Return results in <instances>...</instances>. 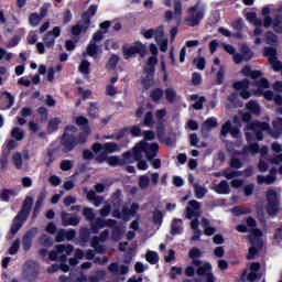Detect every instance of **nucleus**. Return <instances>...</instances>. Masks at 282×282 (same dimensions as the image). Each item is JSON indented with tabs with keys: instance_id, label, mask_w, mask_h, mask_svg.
Returning a JSON list of instances; mask_svg holds the SVG:
<instances>
[{
	"instance_id": "nucleus-17",
	"label": "nucleus",
	"mask_w": 282,
	"mask_h": 282,
	"mask_svg": "<svg viewBox=\"0 0 282 282\" xmlns=\"http://www.w3.org/2000/svg\"><path fill=\"white\" fill-rule=\"evenodd\" d=\"M273 129L270 128L269 134L273 139H278L282 134V118H278V120L272 121Z\"/></svg>"
},
{
	"instance_id": "nucleus-14",
	"label": "nucleus",
	"mask_w": 282,
	"mask_h": 282,
	"mask_svg": "<svg viewBox=\"0 0 282 282\" xmlns=\"http://www.w3.org/2000/svg\"><path fill=\"white\" fill-rule=\"evenodd\" d=\"M28 221V218H24L22 216H15L12 221V226H10V234L14 237L19 234V231L22 229L23 224Z\"/></svg>"
},
{
	"instance_id": "nucleus-3",
	"label": "nucleus",
	"mask_w": 282,
	"mask_h": 282,
	"mask_svg": "<svg viewBox=\"0 0 282 282\" xmlns=\"http://www.w3.org/2000/svg\"><path fill=\"white\" fill-rule=\"evenodd\" d=\"M94 154H99L95 156V162L102 164L106 162L107 155L113 154L120 150V147L115 142H107V143H94L91 147Z\"/></svg>"
},
{
	"instance_id": "nucleus-44",
	"label": "nucleus",
	"mask_w": 282,
	"mask_h": 282,
	"mask_svg": "<svg viewBox=\"0 0 282 282\" xmlns=\"http://www.w3.org/2000/svg\"><path fill=\"white\" fill-rule=\"evenodd\" d=\"M259 151H260L259 143H251L243 148V154L251 153L254 155V154H258Z\"/></svg>"
},
{
	"instance_id": "nucleus-28",
	"label": "nucleus",
	"mask_w": 282,
	"mask_h": 282,
	"mask_svg": "<svg viewBox=\"0 0 282 282\" xmlns=\"http://www.w3.org/2000/svg\"><path fill=\"white\" fill-rule=\"evenodd\" d=\"M124 234V230L121 226H115V228L111 229V240L115 242H118L122 239Z\"/></svg>"
},
{
	"instance_id": "nucleus-20",
	"label": "nucleus",
	"mask_w": 282,
	"mask_h": 282,
	"mask_svg": "<svg viewBox=\"0 0 282 282\" xmlns=\"http://www.w3.org/2000/svg\"><path fill=\"white\" fill-rule=\"evenodd\" d=\"M45 199H46V191H42L37 196V200L35 202L34 209H33V217H37L41 208L43 207Z\"/></svg>"
},
{
	"instance_id": "nucleus-10",
	"label": "nucleus",
	"mask_w": 282,
	"mask_h": 282,
	"mask_svg": "<svg viewBox=\"0 0 282 282\" xmlns=\"http://www.w3.org/2000/svg\"><path fill=\"white\" fill-rule=\"evenodd\" d=\"M228 133H230L234 139H239L241 137L240 128L232 127L231 121H226V123L221 126V137L226 138Z\"/></svg>"
},
{
	"instance_id": "nucleus-21",
	"label": "nucleus",
	"mask_w": 282,
	"mask_h": 282,
	"mask_svg": "<svg viewBox=\"0 0 282 282\" xmlns=\"http://www.w3.org/2000/svg\"><path fill=\"white\" fill-rule=\"evenodd\" d=\"M214 191L215 193L220 195H227L231 193L230 185L228 184L227 181H220V183L217 186H215Z\"/></svg>"
},
{
	"instance_id": "nucleus-1",
	"label": "nucleus",
	"mask_w": 282,
	"mask_h": 282,
	"mask_svg": "<svg viewBox=\"0 0 282 282\" xmlns=\"http://www.w3.org/2000/svg\"><path fill=\"white\" fill-rule=\"evenodd\" d=\"M75 122L77 126H83V131L78 133V137H75L73 133L78 132V128L73 124H67L65 127V131L59 139V149L64 154L73 152L76 147L84 145L88 141L90 134L88 119L84 116H78Z\"/></svg>"
},
{
	"instance_id": "nucleus-53",
	"label": "nucleus",
	"mask_w": 282,
	"mask_h": 282,
	"mask_svg": "<svg viewBox=\"0 0 282 282\" xmlns=\"http://www.w3.org/2000/svg\"><path fill=\"white\" fill-rule=\"evenodd\" d=\"M165 98L167 102L173 104L176 100V91L173 88H167L165 90Z\"/></svg>"
},
{
	"instance_id": "nucleus-42",
	"label": "nucleus",
	"mask_w": 282,
	"mask_h": 282,
	"mask_svg": "<svg viewBox=\"0 0 282 282\" xmlns=\"http://www.w3.org/2000/svg\"><path fill=\"white\" fill-rule=\"evenodd\" d=\"M152 219H153V224H154V225H160V226H162L163 219H164L163 212L160 210V209H154Z\"/></svg>"
},
{
	"instance_id": "nucleus-57",
	"label": "nucleus",
	"mask_w": 282,
	"mask_h": 282,
	"mask_svg": "<svg viewBox=\"0 0 282 282\" xmlns=\"http://www.w3.org/2000/svg\"><path fill=\"white\" fill-rule=\"evenodd\" d=\"M239 176H241V172L239 171H234V172H230V170L223 171V177H226L227 180H232Z\"/></svg>"
},
{
	"instance_id": "nucleus-2",
	"label": "nucleus",
	"mask_w": 282,
	"mask_h": 282,
	"mask_svg": "<svg viewBox=\"0 0 282 282\" xmlns=\"http://www.w3.org/2000/svg\"><path fill=\"white\" fill-rule=\"evenodd\" d=\"M145 153L147 160L152 161L158 155L159 144L141 141L135 144L132 151L123 152L122 156L124 160L133 159L134 161H140L142 159V153Z\"/></svg>"
},
{
	"instance_id": "nucleus-25",
	"label": "nucleus",
	"mask_w": 282,
	"mask_h": 282,
	"mask_svg": "<svg viewBox=\"0 0 282 282\" xmlns=\"http://www.w3.org/2000/svg\"><path fill=\"white\" fill-rule=\"evenodd\" d=\"M246 109L256 116H259L261 113V108L258 104V101L254 100H249L248 104L246 105Z\"/></svg>"
},
{
	"instance_id": "nucleus-15",
	"label": "nucleus",
	"mask_w": 282,
	"mask_h": 282,
	"mask_svg": "<svg viewBox=\"0 0 282 282\" xmlns=\"http://www.w3.org/2000/svg\"><path fill=\"white\" fill-rule=\"evenodd\" d=\"M240 74L246 77L251 78L252 80H258L262 77L263 73L259 69H252L249 65H246L242 69H240Z\"/></svg>"
},
{
	"instance_id": "nucleus-51",
	"label": "nucleus",
	"mask_w": 282,
	"mask_h": 282,
	"mask_svg": "<svg viewBox=\"0 0 282 282\" xmlns=\"http://www.w3.org/2000/svg\"><path fill=\"white\" fill-rule=\"evenodd\" d=\"M143 36L148 40L154 37V36H163V31H159V30H147L143 32Z\"/></svg>"
},
{
	"instance_id": "nucleus-52",
	"label": "nucleus",
	"mask_w": 282,
	"mask_h": 282,
	"mask_svg": "<svg viewBox=\"0 0 282 282\" xmlns=\"http://www.w3.org/2000/svg\"><path fill=\"white\" fill-rule=\"evenodd\" d=\"M54 154H55V149L47 150V160L44 161V164L46 165L47 169L52 167V164L55 161Z\"/></svg>"
},
{
	"instance_id": "nucleus-49",
	"label": "nucleus",
	"mask_w": 282,
	"mask_h": 282,
	"mask_svg": "<svg viewBox=\"0 0 282 282\" xmlns=\"http://www.w3.org/2000/svg\"><path fill=\"white\" fill-rule=\"evenodd\" d=\"M20 247H21V240L20 239H15L12 243L11 247H9V250H8V253L10 256H14V254H18L19 250H20Z\"/></svg>"
},
{
	"instance_id": "nucleus-47",
	"label": "nucleus",
	"mask_w": 282,
	"mask_h": 282,
	"mask_svg": "<svg viewBox=\"0 0 282 282\" xmlns=\"http://www.w3.org/2000/svg\"><path fill=\"white\" fill-rule=\"evenodd\" d=\"M78 72L85 75L90 74V63L86 59L80 62V65H78Z\"/></svg>"
},
{
	"instance_id": "nucleus-5",
	"label": "nucleus",
	"mask_w": 282,
	"mask_h": 282,
	"mask_svg": "<svg viewBox=\"0 0 282 282\" xmlns=\"http://www.w3.org/2000/svg\"><path fill=\"white\" fill-rule=\"evenodd\" d=\"M265 213L271 217H275L280 212V195L274 188L265 191Z\"/></svg>"
},
{
	"instance_id": "nucleus-12",
	"label": "nucleus",
	"mask_w": 282,
	"mask_h": 282,
	"mask_svg": "<svg viewBox=\"0 0 282 282\" xmlns=\"http://www.w3.org/2000/svg\"><path fill=\"white\" fill-rule=\"evenodd\" d=\"M34 199L31 196H26L22 204V209L18 212L17 216L23 217L24 219H29Z\"/></svg>"
},
{
	"instance_id": "nucleus-61",
	"label": "nucleus",
	"mask_w": 282,
	"mask_h": 282,
	"mask_svg": "<svg viewBox=\"0 0 282 282\" xmlns=\"http://www.w3.org/2000/svg\"><path fill=\"white\" fill-rule=\"evenodd\" d=\"M278 42V36L274 34L272 31H267L265 32V43L271 44V43H276Z\"/></svg>"
},
{
	"instance_id": "nucleus-54",
	"label": "nucleus",
	"mask_w": 282,
	"mask_h": 282,
	"mask_svg": "<svg viewBox=\"0 0 282 282\" xmlns=\"http://www.w3.org/2000/svg\"><path fill=\"white\" fill-rule=\"evenodd\" d=\"M13 139L21 141L25 137V133L18 127L12 129V132L10 133Z\"/></svg>"
},
{
	"instance_id": "nucleus-40",
	"label": "nucleus",
	"mask_w": 282,
	"mask_h": 282,
	"mask_svg": "<svg viewBox=\"0 0 282 282\" xmlns=\"http://www.w3.org/2000/svg\"><path fill=\"white\" fill-rule=\"evenodd\" d=\"M272 28L275 34H282V17L281 15L273 18Z\"/></svg>"
},
{
	"instance_id": "nucleus-7",
	"label": "nucleus",
	"mask_w": 282,
	"mask_h": 282,
	"mask_svg": "<svg viewBox=\"0 0 282 282\" xmlns=\"http://www.w3.org/2000/svg\"><path fill=\"white\" fill-rule=\"evenodd\" d=\"M123 56L126 59L131 58L134 54H143L145 52V47L141 42H135L134 45H124L122 47Z\"/></svg>"
},
{
	"instance_id": "nucleus-33",
	"label": "nucleus",
	"mask_w": 282,
	"mask_h": 282,
	"mask_svg": "<svg viewBox=\"0 0 282 282\" xmlns=\"http://www.w3.org/2000/svg\"><path fill=\"white\" fill-rule=\"evenodd\" d=\"M155 124L154 113L152 111L145 112L142 121V126L153 128Z\"/></svg>"
},
{
	"instance_id": "nucleus-32",
	"label": "nucleus",
	"mask_w": 282,
	"mask_h": 282,
	"mask_svg": "<svg viewBox=\"0 0 282 282\" xmlns=\"http://www.w3.org/2000/svg\"><path fill=\"white\" fill-rule=\"evenodd\" d=\"M90 229L88 227H83L78 232V239L83 243H87L90 239Z\"/></svg>"
},
{
	"instance_id": "nucleus-56",
	"label": "nucleus",
	"mask_w": 282,
	"mask_h": 282,
	"mask_svg": "<svg viewBox=\"0 0 282 282\" xmlns=\"http://www.w3.org/2000/svg\"><path fill=\"white\" fill-rule=\"evenodd\" d=\"M73 166H74V162L70 160H62L59 164L61 171H65V172L72 171Z\"/></svg>"
},
{
	"instance_id": "nucleus-58",
	"label": "nucleus",
	"mask_w": 282,
	"mask_h": 282,
	"mask_svg": "<svg viewBox=\"0 0 282 282\" xmlns=\"http://www.w3.org/2000/svg\"><path fill=\"white\" fill-rule=\"evenodd\" d=\"M41 246L44 247H52L53 246V240L51 237H48L46 234H43L42 237L39 239Z\"/></svg>"
},
{
	"instance_id": "nucleus-29",
	"label": "nucleus",
	"mask_w": 282,
	"mask_h": 282,
	"mask_svg": "<svg viewBox=\"0 0 282 282\" xmlns=\"http://www.w3.org/2000/svg\"><path fill=\"white\" fill-rule=\"evenodd\" d=\"M164 97L163 88H154L150 91V98L153 102H159Z\"/></svg>"
},
{
	"instance_id": "nucleus-41",
	"label": "nucleus",
	"mask_w": 282,
	"mask_h": 282,
	"mask_svg": "<svg viewBox=\"0 0 282 282\" xmlns=\"http://www.w3.org/2000/svg\"><path fill=\"white\" fill-rule=\"evenodd\" d=\"M145 260L149 262L151 265H155L159 263V254L155 251H149L145 254Z\"/></svg>"
},
{
	"instance_id": "nucleus-8",
	"label": "nucleus",
	"mask_w": 282,
	"mask_h": 282,
	"mask_svg": "<svg viewBox=\"0 0 282 282\" xmlns=\"http://www.w3.org/2000/svg\"><path fill=\"white\" fill-rule=\"evenodd\" d=\"M39 234L37 227H32L30 230H26V232L22 237V248L24 252H29L32 247V241Z\"/></svg>"
},
{
	"instance_id": "nucleus-4",
	"label": "nucleus",
	"mask_w": 282,
	"mask_h": 282,
	"mask_svg": "<svg viewBox=\"0 0 282 282\" xmlns=\"http://www.w3.org/2000/svg\"><path fill=\"white\" fill-rule=\"evenodd\" d=\"M261 237L262 231L259 228L252 229L251 235H248V241L252 247L248 249V254L246 256L247 260H253L262 249L263 243Z\"/></svg>"
},
{
	"instance_id": "nucleus-16",
	"label": "nucleus",
	"mask_w": 282,
	"mask_h": 282,
	"mask_svg": "<svg viewBox=\"0 0 282 282\" xmlns=\"http://www.w3.org/2000/svg\"><path fill=\"white\" fill-rule=\"evenodd\" d=\"M61 221L62 225H64L65 227L67 226H78L80 223V218L79 217H69V214H67L65 210L61 212Z\"/></svg>"
},
{
	"instance_id": "nucleus-27",
	"label": "nucleus",
	"mask_w": 282,
	"mask_h": 282,
	"mask_svg": "<svg viewBox=\"0 0 282 282\" xmlns=\"http://www.w3.org/2000/svg\"><path fill=\"white\" fill-rule=\"evenodd\" d=\"M106 162L111 167L123 166L126 164L124 159H120V156H108L107 155Z\"/></svg>"
},
{
	"instance_id": "nucleus-30",
	"label": "nucleus",
	"mask_w": 282,
	"mask_h": 282,
	"mask_svg": "<svg viewBox=\"0 0 282 282\" xmlns=\"http://www.w3.org/2000/svg\"><path fill=\"white\" fill-rule=\"evenodd\" d=\"M250 88V80L248 78H243L242 80L236 82L234 84V89L238 91L249 90Z\"/></svg>"
},
{
	"instance_id": "nucleus-37",
	"label": "nucleus",
	"mask_w": 282,
	"mask_h": 282,
	"mask_svg": "<svg viewBox=\"0 0 282 282\" xmlns=\"http://www.w3.org/2000/svg\"><path fill=\"white\" fill-rule=\"evenodd\" d=\"M155 84L153 76H145L141 79V86L144 90L151 89Z\"/></svg>"
},
{
	"instance_id": "nucleus-60",
	"label": "nucleus",
	"mask_w": 282,
	"mask_h": 282,
	"mask_svg": "<svg viewBox=\"0 0 282 282\" xmlns=\"http://www.w3.org/2000/svg\"><path fill=\"white\" fill-rule=\"evenodd\" d=\"M98 45L95 42H90L87 52L90 57H95L98 54Z\"/></svg>"
},
{
	"instance_id": "nucleus-9",
	"label": "nucleus",
	"mask_w": 282,
	"mask_h": 282,
	"mask_svg": "<svg viewBox=\"0 0 282 282\" xmlns=\"http://www.w3.org/2000/svg\"><path fill=\"white\" fill-rule=\"evenodd\" d=\"M62 30L61 26H55L52 31H47L46 34L43 35V43L47 48H52L55 45V39L61 36Z\"/></svg>"
},
{
	"instance_id": "nucleus-13",
	"label": "nucleus",
	"mask_w": 282,
	"mask_h": 282,
	"mask_svg": "<svg viewBox=\"0 0 282 282\" xmlns=\"http://www.w3.org/2000/svg\"><path fill=\"white\" fill-rule=\"evenodd\" d=\"M199 203L197 200H189L188 206L186 207V218L187 219H193L194 217L199 216Z\"/></svg>"
},
{
	"instance_id": "nucleus-31",
	"label": "nucleus",
	"mask_w": 282,
	"mask_h": 282,
	"mask_svg": "<svg viewBox=\"0 0 282 282\" xmlns=\"http://www.w3.org/2000/svg\"><path fill=\"white\" fill-rule=\"evenodd\" d=\"M174 11L175 20H177V26H180L183 11L181 0H174Z\"/></svg>"
},
{
	"instance_id": "nucleus-6",
	"label": "nucleus",
	"mask_w": 282,
	"mask_h": 282,
	"mask_svg": "<svg viewBox=\"0 0 282 282\" xmlns=\"http://www.w3.org/2000/svg\"><path fill=\"white\" fill-rule=\"evenodd\" d=\"M249 130H252L256 133V139L258 141L263 140V131L269 133L270 124L265 121H252L248 124Z\"/></svg>"
},
{
	"instance_id": "nucleus-19",
	"label": "nucleus",
	"mask_w": 282,
	"mask_h": 282,
	"mask_svg": "<svg viewBox=\"0 0 282 282\" xmlns=\"http://www.w3.org/2000/svg\"><path fill=\"white\" fill-rule=\"evenodd\" d=\"M253 87H257V95H262L263 89H269L270 88V83L265 77H261L260 80H256L252 83Z\"/></svg>"
},
{
	"instance_id": "nucleus-26",
	"label": "nucleus",
	"mask_w": 282,
	"mask_h": 282,
	"mask_svg": "<svg viewBox=\"0 0 282 282\" xmlns=\"http://www.w3.org/2000/svg\"><path fill=\"white\" fill-rule=\"evenodd\" d=\"M204 18V11L203 10H198L195 15H193L192 18H188L187 21L189 22V26L194 28L199 25V22L203 20Z\"/></svg>"
},
{
	"instance_id": "nucleus-62",
	"label": "nucleus",
	"mask_w": 282,
	"mask_h": 282,
	"mask_svg": "<svg viewBox=\"0 0 282 282\" xmlns=\"http://www.w3.org/2000/svg\"><path fill=\"white\" fill-rule=\"evenodd\" d=\"M13 164H14L17 170H21L22 169V156H21V153L17 152V153L13 154Z\"/></svg>"
},
{
	"instance_id": "nucleus-34",
	"label": "nucleus",
	"mask_w": 282,
	"mask_h": 282,
	"mask_svg": "<svg viewBox=\"0 0 282 282\" xmlns=\"http://www.w3.org/2000/svg\"><path fill=\"white\" fill-rule=\"evenodd\" d=\"M106 227V223L104 218H97L94 223H91L93 234H98L100 229Z\"/></svg>"
},
{
	"instance_id": "nucleus-46",
	"label": "nucleus",
	"mask_w": 282,
	"mask_h": 282,
	"mask_svg": "<svg viewBox=\"0 0 282 282\" xmlns=\"http://www.w3.org/2000/svg\"><path fill=\"white\" fill-rule=\"evenodd\" d=\"M93 17L88 15V13L82 14V26H84V32H87L90 28Z\"/></svg>"
},
{
	"instance_id": "nucleus-64",
	"label": "nucleus",
	"mask_w": 282,
	"mask_h": 282,
	"mask_svg": "<svg viewBox=\"0 0 282 282\" xmlns=\"http://www.w3.org/2000/svg\"><path fill=\"white\" fill-rule=\"evenodd\" d=\"M231 212L236 215V216H241V215H248L250 213L249 208H243L240 206H236L234 209H231Z\"/></svg>"
},
{
	"instance_id": "nucleus-36",
	"label": "nucleus",
	"mask_w": 282,
	"mask_h": 282,
	"mask_svg": "<svg viewBox=\"0 0 282 282\" xmlns=\"http://www.w3.org/2000/svg\"><path fill=\"white\" fill-rule=\"evenodd\" d=\"M263 55L265 57H269V62L278 59V53H276V48L274 46H267V47H264Z\"/></svg>"
},
{
	"instance_id": "nucleus-43",
	"label": "nucleus",
	"mask_w": 282,
	"mask_h": 282,
	"mask_svg": "<svg viewBox=\"0 0 282 282\" xmlns=\"http://www.w3.org/2000/svg\"><path fill=\"white\" fill-rule=\"evenodd\" d=\"M120 62V57L116 54H111L106 67L108 70H112L116 68L117 64Z\"/></svg>"
},
{
	"instance_id": "nucleus-48",
	"label": "nucleus",
	"mask_w": 282,
	"mask_h": 282,
	"mask_svg": "<svg viewBox=\"0 0 282 282\" xmlns=\"http://www.w3.org/2000/svg\"><path fill=\"white\" fill-rule=\"evenodd\" d=\"M56 250L58 253L65 252L66 256H69L74 251V247L72 245H57Z\"/></svg>"
},
{
	"instance_id": "nucleus-35",
	"label": "nucleus",
	"mask_w": 282,
	"mask_h": 282,
	"mask_svg": "<svg viewBox=\"0 0 282 282\" xmlns=\"http://www.w3.org/2000/svg\"><path fill=\"white\" fill-rule=\"evenodd\" d=\"M156 133H158L159 140H164L165 134H166L165 121L164 120H158Z\"/></svg>"
},
{
	"instance_id": "nucleus-18",
	"label": "nucleus",
	"mask_w": 282,
	"mask_h": 282,
	"mask_svg": "<svg viewBox=\"0 0 282 282\" xmlns=\"http://www.w3.org/2000/svg\"><path fill=\"white\" fill-rule=\"evenodd\" d=\"M18 191L14 188H1L0 189V200L9 203L11 197L18 196Z\"/></svg>"
},
{
	"instance_id": "nucleus-38",
	"label": "nucleus",
	"mask_w": 282,
	"mask_h": 282,
	"mask_svg": "<svg viewBox=\"0 0 282 282\" xmlns=\"http://www.w3.org/2000/svg\"><path fill=\"white\" fill-rule=\"evenodd\" d=\"M138 186L142 191L147 189L150 186V176L148 174L139 176Z\"/></svg>"
},
{
	"instance_id": "nucleus-45",
	"label": "nucleus",
	"mask_w": 282,
	"mask_h": 282,
	"mask_svg": "<svg viewBox=\"0 0 282 282\" xmlns=\"http://www.w3.org/2000/svg\"><path fill=\"white\" fill-rule=\"evenodd\" d=\"M240 55L245 57L246 62H249L251 58H253V53L249 46L243 45L242 47H240Z\"/></svg>"
},
{
	"instance_id": "nucleus-22",
	"label": "nucleus",
	"mask_w": 282,
	"mask_h": 282,
	"mask_svg": "<svg viewBox=\"0 0 282 282\" xmlns=\"http://www.w3.org/2000/svg\"><path fill=\"white\" fill-rule=\"evenodd\" d=\"M62 124V119L58 117L52 118L47 122V130L50 133H55L58 130V126Z\"/></svg>"
},
{
	"instance_id": "nucleus-50",
	"label": "nucleus",
	"mask_w": 282,
	"mask_h": 282,
	"mask_svg": "<svg viewBox=\"0 0 282 282\" xmlns=\"http://www.w3.org/2000/svg\"><path fill=\"white\" fill-rule=\"evenodd\" d=\"M212 264L209 262H205L203 267L197 268L198 275H206L210 273Z\"/></svg>"
},
{
	"instance_id": "nucleus-23",
	"label": "nucleus",
	"mask_w": 282,
	"mask_h": 282,
	"mask_svg": "<svg viewBox=\"0 0 282 282\" xmlns=\"http://www.w3.org/2000/svg\"><path fill=\"white\" fill-rule=\"evenodd\" d=\"M182 219L181 218H174L171 224V235L176 236V235H182L183 234V228L181 227Z\"/></svg>"
},
{
	"instance_id": "nucleus-39",
	"label": "nucleus",
	"mask_w": 282,
	"mask_h": 282,
	"mask_svg": "<svg viewBox=\"0 0 282 282\" xmlns=\"http://www.w3.org/2000/svg\"><path fill=\"white\" fill-rule=\"evenodd\" d=\"M207 192L208 191L206 187H202L198 183L194 184V193L197 199H202L204 196H206Z\"/></svg>"
},
{
	"instance_id": "nucleus-59",
	"label": "nucleus",
	"mask_w": 282,
	"mask_h": 282,
	"mask_svg": "<svg viewBox=\"0 0 282 282\" xmlns=\"http://www.w3.org/2000/svg\"><path fill=\"white\" fill-rule=\"evenodd\" d=\"M126 133H127V128H121V129H119L118 132L108 137V139L109 140H122L124 138Z\"/></svg>"
},
{
	"instance_id": "nucleus-24",
	"label": "nucleus",
	"mask_w": 282,
	"mask_h": 282,
	"mask_svg": "<svg viewBox=\"0 0 282 282\" xmlns=\"http://www.w3.org/2000/svg\"><path fill=\"white\" fill-rule=\"evenodd\" d=\"M88 117L96 119L99 117V105L96 101H90L89 107L87 109Z\"/></svg>"
},
{
	"instance_id": "nucleus-63",
	"label": "nucleus",
	"mask_w": 282,
	"mask_h": 282,
	"mask_svg": "<svg viewBox=\"0 0 282 282\" xmlns=\"http://www.w3.org/2000/svg\"><path fill=\"white\" fill-rule=\"evenodd\" d=\"M41 20H43V18L41 15H39V13H31L30 24L32 26H37Z\"/></svg>"
},
{
	"instance_id": "nucleus-55",
	"label": "nucleus",
	"mask_w": 282,
	"mask_h": 282,
	"mask_svg": "<svg viewBox=\"0 0 282 282\" xmlns=\"http://www.w3.org/2000/svg\"><path fill=\"white\" fill-rule=\"evenodd\" d=\"M218 126V122H217V120H216V118H207L205 121H204V123H203V129H207V130H209V129H212V128H215V127H217Z\"/></svg>"
},
{
	"instance_id": "nucleus-11",
	"label": "nucleus",
	"mask_w": 282,
	"mask_h": 282,
	"mask_svg": "<svg viewBox=\"0 0 282 282\" xmlns=\"http://www.w3.org/2000/svg\"><path fill=\"white\" fill-rule=\"evenodd\" d=\"M139 208L140 206L138 203H132V205H130V208L127 206L121 207V214L123 215V220L129 221L131 216L134 217L135 215H138Z\"/></svg>"
}]
</instances>
